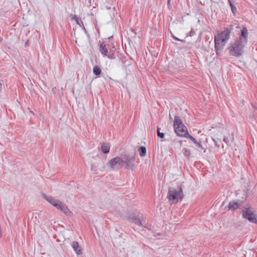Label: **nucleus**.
Listing matches in <instances>:
<instances>
[{"label":"nucleus","instance_id":"f257e3e1","mask_svg":"<svg viewBox=\"0 0 257 257\" xmlns=\"http://www.w3.org/2000/svg\"><path fill=\"white\" fill-rule=\"evenodd\" d=\"M232 29L233 26L230 25L229 28H225L221 33L215 36V49L217 55H218L219 51L223 49L226 42L230 39V33Z\"/></svg>","mask_w":257,"mask_h":257},{"label":"nucleus","instance_id":"f03ea898","mask_svg":"<svg viewBox=\"0 0 257 257\" xmlns=\"http://www.w3.org/2000/svg\"><path fill=\"white\" fill-rule=\"evenodd\" d=\"M246 44L245 41H242L236 40L232 43L229 47V52L231 55L238 57L242 55L243 53V49Z\"/></svg>","mask_w":257,"mask_h":257},{"label":"nucleus","instance_id":"7ed1b4c3","mask_svg":"<svg viewBox=\"0 0 257 257\" xmlns=\"http://www.w3.org/2000/svg\"><path fill=\"white\" fill-rule=\"evenodd\" d=\"M174 128L175 133L178 136L187 137L189 135L186 127L183 124L180 117L177 115L175 116Z\"/></svg>","mask_w":257,"mask_h":257},{"label":"nucleus","instance_id":"20e7f679","mask_svg":"<svg viewBox=\"0 0 257 257\" xmlns=\"http://www.w3.org/2000/svg\"><path fill=\"white\" fill-rule=\"evenodd\" d=\"M183 197V193L182 189L178 187L176 189L174 187L169 188L167 198L169 201H176L182 199Z\"/></svg>","mask_w":257,"mask_h":257},{"label":"nucleus","instance_id":"39448f33","mask_svg":"<svg viewBox=\"0 0 257 257\" xmlns=\"http://www.w3.org/2000/svg\"><path fill=\"white\" fill-rule=\"evenodd\" d=\"M121 157H116L111 159L107 163L108 166L111 170L117 171L123 167Z\"/></svg>","mask_w":257,"mask_h":257},{"label":"nucleus","instance_id":"423d86ee","mask_svg":"<svg viewBox=\"0 0 257 257\" xmlns=\"http://www.w3.org/2000/svg\"><path fill=\"white\" fill-rule=\"evenodd\" d=\"M122 162V166L123 167L125 166L126 169H132L135 164V157L134 156H128L126 155H123L120 156Z\"/></svg>","mask_w":257,"mask_h":257},{"label":"nucleus","instance_id":"0eeeda50","mask_svg":"<svg viewBox=\"0 0 257 257\" xmlns=\"http://www.w3.org/2000/svg\"><path fill=\"white\" fill-rule=\"evenodd\" d=\"M242 216L243 218L247 219L251 222L257 223L256 215L249 208H245V209L243 210Z\"/></svg>","mask_w":257,"mask_h":257},{"label":"nucleus","instance_id":"6e6552de","mask_svg":"<svg viewBox=\"0 0 257 257\" xmlns=\"http://www.w3.org/2000/svg\"><path fill=\"white\" fill-rule=\"evenodd\" d=\"M56 208H57L58 210L62 211L65 215L71 216L72 215V212L67 207V206L63 202L58 201V202L54 206Z\"/></svg>","mask_w":257,"mask_h":257},{"label":"nucleus","instance_id":"1a4fd4ad","mask_svg":"<svg viewBox=\"0 0 257 257\" xmlns=\"http://www.w3.org/2000/svg\"><path fill=\"white\" fill-rule=\"evenodd\" d=\"M98 167H100V170L101 171H103L105 168L104 164L101 160L92 164L91 167V170L94 171L95 173H97V168Z\"/></svg>","mask_w":257,"mask_h":257},{"label":"nucleus","instance_id":"9d476101","mask_svg":"<svg viewBox=\"0 0 257 257\" xmlns=\"http://www.w3.org/2000/svg\"><path fill=\"white\" fill-rule=\"evenodd\" d=\"M248 37V31L247 28L243 27L241 30V35L239 38L238 39L242 41H245V43L247 44Z\"/></svg>","mask_w":257,"mask_h":257},{"label":"nucleus","instance_id":"9b49d317","mask_svg":"<svg viewBox=\"0 0 257 257\" xmlns=\"http://www.w3.org/2000/svg\"><path fill=\"white\" fill-rule=\"evenodd\" d=\"M187 138L190 139L196 146L197 148L199 149V151H201V150H203V152L205 153L206 152V149L204 148L202 145L199 142L197 141V140L193 138L192 136L189 134L188 135Z\"/></svg>","mask_w":257,"mask_h":257},{"label":"nucleus","instance_id":"f8f14e48","mask_svg":"<svg viewBox=\"0 0 257 257\" xmlns=\"http://www.w3.org/2000/svg\"><path fill=\"white\" fill-rule=\"evenodd\" d=\"M43 197L54 206L59 201V200L51 196L46 195L45 194L43 195Z\"/></svg>","mask_w":257,"mask_h":257},{"label":"nucleus","instance_id":"ddd939ff","mask_svg":"<svg viewBox=\"0 0 257 257\" xmlns=\"http://www.w3.org/2000/svg\"><path fill=\"white\" fill-rule=\"evenodd\" d=\"M71 246L77 254L79 255L82 253L81 249L77 242L73 241L71 243Z\"/></svg>","mask_w":257,"mask_h":257},{"label":"nucleus","instance_id":"4468645a","mask_svg":"<svg viewBox=\"0 0 257 257\" xmlns=\"http://www.w3.org/2000/svg\"><path fill=\"white\" fill-rule=\"evenodd\" d=\"M239 204L236 201H231L229 203L228 208L231 210H234L239 207Z\"/></svg>","mask_w":257,"mask_h":257},{"label":"nucleus","instance_id":"2eb2a0df","mask_svg":"<svg viewBox=\"0 0 257 257\" xmlns=\"http://www.w3.org/2000/svg\"><path fill=\"white\" fill-rule=\"evenodd\" d=\"M99 51L101 52V53L104 56H106L107 54L108 53V50L106 48V46L105 45H103V44H101L100 45L99 47Z\"/></svg>","mask_w":257,"mask_h":257},{"label":"nucleus","instance_id":"dca6fc26","mask_svg":"<svg viewBox=\"0 0 257 257\" xmlns=\"http://www.w3.org/2000/svg\"><path fill=\"white\" fill-rule=\"evenodd\" d=\"M110 146L108 144H103L101 145V151L104 153H108L109 151Z\"/></svg>","mask_w":257,"mask_h":257},{"label":"nucleus","instance_id":"f3484780","mask_svg":"<svg viewBox=\"0 0 257 257\" xmlns=\"http://www.w3.org/2000/svg\"><path fill=\"white\" fill-rule=\"evenodd\" d=\"M101 70L100 67L98 66H94L93 68V73L96 75L97 76H99L101 73Z\"/></svg>","mask_w":257,"mask_h":257},{"label":"nucleus","instance_id":"a211bd4d","mask_svg":"<svg viewBox=\"0 0 257 257\" xmlns=\"http://www.w3.org/2000/svg\"><path fill=\"white\" fill-rule=\"evenodd\" d=\"M139 153L141 157H144L146 155V149L145 147H141L139 149Z\"/></svg>","mask_w":257,"mask_h":257},{"label":"nucleus","instance_id":"6ab92c4d","mask_svg":"<svg viewBox=\"0 0 257 257\" xmlns=\"http://www.w3.org/2000/svg\"><path fill=\"white\" fill-rule=\"evenodd\" d=\"M72 20H74L76 24L81 26V25H83V22L75 15L72 16ZM83 29H85L84 27H83Z\"/></svg>","mask_w":257,"mask_h":257},{"label":"nucleus","instance_id":"aec40b11","mask_svg":"<svg viewBox=\"0 0 257 257\" xmlns=\"http://www.w3.org/2000/svg\"><path fill=\"white\" fill-rule=\"evenodd\" d=\"M183 154L185 156H186L188 158L190 156L191 153H190V151L189 149L184 148L183 150Z\"/></svg>","mask_w":257,"mask_h":257},{"label":"nucleus","instance_id":"412c9836","mask_svg":"<svg viewBox=\"0 0 257 257\" xmlns=\"http://www.w3.org/2000/svg\"><path fill=\"white\" fill-rule=\"evenodd\" d=\"M133 221L135 224H136L139 226H143V223H142V221L139 218H135L133 219Z\"/></svg>","mask_w":257,"mask_h":257},{"label":"nucleus","instance_id":"4be33fe9","mask_svg":"<svg viewBox=\"0 0 257 257\" xmlns=\"http://www.w3.org/2000/svg\"><path fill=\"white\" fill-rule=\"evenodd\" d=\"M106 56L109 59H114L115 58V53H110L108 52Z\"/></svg>","mask_w":257,"mask_h":257},{"label":"nucleus","instance_id":"5701e85b","mask_svg":"<svg viewBox=\"0 0 257 257\" xmlns=\"http://www.w3.org/2000/svg\"><path fill=\"white\" fill-rule=\"evenodd\" d=\"M157 135H158V136L161 138H163L165 136V134L163 133H161L160 132L159 127H158V128H157Z\"/></svg>","mask_w":257,"mask_h":257},{"label":"nucleus","instance_id":"b1692460","mask_svg":"<svg viewBox=\"0 0 257 257\" xmlns=\"http://www.w3.org/2000/svg\"><path fill=\"white\" fill-rule=\"evenodd\" d=\"M228 2H229V4H230V6L231 7V10H232V12H234V10L235 9H236V8L232 5V3H231L230 0H228Z\"/></svg>","mask_w":257,"mask_h":257},{"label":"nucleus","instance_id":"393cba45","mask_svg":"<svg viewBox=\"0 0 257 257\" xmlns=\"http://www.w3.org/2000/svg\"><path fill=\"white\" fill-rule=\"evenodd\" d=\"M172 37H173L175 40H177V41H181V42H185V41H184V40H181V39H180L178 38L177 37H175V36H174L173 35H172Z\"/></svg>","mask_w":257,"mask_h":257},{"label":"nucleus","instance_id":"a878e982","mask_svg":"<svg viewBox=\"0 0 257 257\" xmlns=\"http://www.w3.org/2000/svg\"><path fill=\"white\" fill-rule=\"evenodd\" d=\"M194 34V32L193 31H191L190 32L189 36H192Z\"/></svg>","mask_w":257,"mask_h":257},{"label":"nucleus","instance_id":"bb28decb","mask_svg":"<svg viewBox=\"0 0 257 257\" xmlns=\"http://www.w3.org/2000/svg\"><path fill=\"white\" fill-rule=\"evenodd\" d=\"M110 53H115V50L113 49H110L109 51Z\"/></svg>","mask_w":257,"mask_h":257},{"label":"nucleus","instance_id":"cd10ccee","mask_svg":"<svg viewBox=\"0 0 257 257\" xmlns=\"http://www.w3.org/2000/svg\"><path fill=\"white\" fill-rule=\"evenodd\" d=\"M215 146H217L218 148L219 147V145H218V143H217L216 142H215Z\"/></svg>","mask_w":257,"mask_h":257},{"label":"nucleus","instance_id":"c85d7f7f","mask_svg":"<svg viewBox=\"0 0 257 257\" xmlns=\"http://www.w3.org/2000/svg\"><path fill=\"white\" fill-rule=\"evenodd\" d=\"M171 1V0H168V5H170Z\"/></svg>","mask_w":257,"mask_h":257},{"label":"nucleus","instance_id":"c756f323","mask_svg":"<svg viewBox=\"0 0 257 257\" xmlns=\"http://www.w3.org/2000/svg\"><path fill=\"white\" fill-rule=\"evenodd\" d=\"M223 141H224V142H226V139H225V138H224V139H223Z\"/></svg>","mask_w":257,"mask_h":257},{"label":"nucleus","instance_id":"7c9ffc66","mask_svg":"<svg viewBox=\"0 0 257 257\" xmlns=\"http://www.w3.org/2000/svg\"><path fill=\"white\" fill-rule=\"evenodd\" d=\"M2 40V39L1 38H0V41H1Z\"/></svg>","mask_w":257,"mask_h":257}]
</instances>
